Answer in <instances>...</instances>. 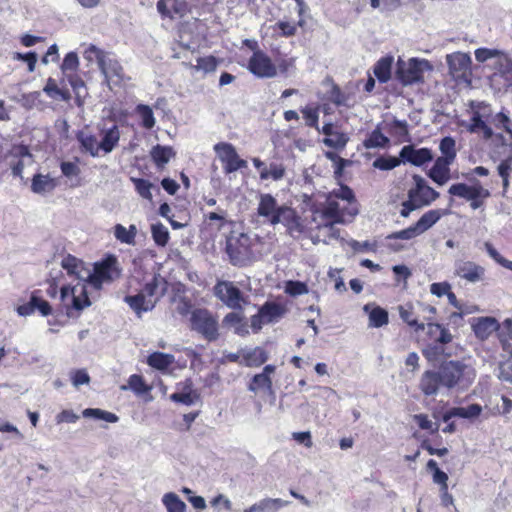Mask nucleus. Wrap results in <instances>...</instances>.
<instances>
[{"instance_id":"cd10ccee","label":"nucleus","mask_w":512,"mask_h":512,"mask_svg":"<svg viewBox=\"0 0 512 512\" xmlns=\"http://www.w3.org/2000/svg\"><path fill=\"white\" fill-rule=\"evenodd\" d=\"M102 139L100 141L101 151L104 153L112 152L118 145L120 140V131L117 125H113L108 129H103L101 132Z\"/></svg>"},{"instance_id":"79ce46f5","label":"nucleus","mask_w":512,"mask_h":512,"mask_svg":"<svg viewBox=\"0 0 512 512\" xmlns=\"http://www.w3.org/2000/svg\"><path fill=\"white\" fill-rule=\"evenodd\" d=\"M423 355L428 361H439L441 358L450 357L451 353L441 343L434 342L423 350Z\"/></svg>"},{"instance_id":"bb28decb","label":"nucleus","mask_w":512,"mask_h":512,"mask_svg":"<svg viewBox=\"0 0 512 512\" xmlns=\"http://www.w3.org/2000/svg\"><path fill=\"white\" fill-rule=\"evenodd\" d=\"M124 301L138 316H141L142 312L152 310L155 306V300L147 299L146 295L141 292L133 296H126Z\"/></svg>"},{"instance_id":"4be33fe9","label":"nucleus","mask_w":512,"mask_h":512,"mask_svg":"<svg viewBox=\"0 0 512 512\" xmlns=\"http://www.w3.org/2000/svg\"><path fill=\"white\" fill-rule=\"evenodd\" d=\"M58 186V180L49 174L37 173L31 180V191L38 195L51 193Z\"/></svg>"},{"instance_id":"774afa93","label":"nucleus","mask_w":512,"mask_h":512,"mask_svg":"<svg viewBox=\"0 0 512 512\" xmlns=\"http://www.w3.org/2000/svg\"><path fill=\"white\" fill-rule=\"evenodd\" d=\"M79 66V58L75 52H69L61 65V70L63 72L67 71H76Z\"/></svg>"},{"instance_id":"6e6d98bb","label":"nucleus","mask_w":512,"mask_h":512,"mask_svg":"<svg viewBox=\"0 0 512 512\" xmlns=\"http://www.w3.org/2000/svg\"><path fill=\"white\" fill-rule=\"evenodd\" d=\"M301 113L303 114V117L306 121V125L309 127L315 128L318 132H320V128L318 125L319 108L305 106L301 109Z\"/></svg>"},{"instance_id":"e2e57ef3","label":"nucleus","mask_w":512,"mask_h":512,"mask_svg":"<svg viewBox=\"0 0 512 512\" xmlns=\"http://www.w3.org/2000/svg\"><path fill=\"white\" fill-rule=\"evenodd\" d=\"M285 292L291 296H299L308 293V286L300 281H288L285 286Z\"/></svg>"},{"instance_id":"0e129e2a","label":"nucleus","mask_w":512,"mask_h":512,"mask_svg":"<svg viewBox=\"0 0 512 512\" xmlns=\"http://www.w3.org/2000/svg\"><path fill=\"white\" fill-rule=\"evenodd\" d=\"M43 91L51 98L60 97L64 100L68 98L67 94L58 88L56 81L52 78H49L47 80V83L43 88Z\"/></svg>"},{"instance_id":"69168bd1","label":"nucleus","mask_w":512,"mask_h":512,"mask_svg":"<svg viewBox=\"0 0 512 512\" xmlns=\"http://www.w3.org/2000/svg\"><path fill=\"white\" fill-rule=\"evenodd\" d=\"M70 378L75 388L90 382V376L84 369L71 371Z\"/></svg>"},{"instance_id":"f03ea898","label":"nucleus","mask_w":512,"mask_h":512,"mask_svg":"<svg viewBox=\"0 0 512 512\" xmlns=\"http://www.w3.org/2000/svg\"><path fill=\"white\" fill-rule=\"evenodd\" d=\"M60 265L69 277L77 280L76 284H63L60 287V299L66 307L67 315L72 316V310L80 312L91 305L87 290L90 269L81 259L70 254L62 258Z\"/></svg>"},{"instance_id":"2eb2a0df","label":"nucleus","mask_w":512,"mask_h":512,"mask_svg":"<svg viewBox=\"0 0 512 512\" xmlns=\"http://www.w3.org/2000/svg\"><path fill=\"white\" fill-rule=\"evenodd\" d=\"M485 273V268L474 261L458 259L454 262V275L468 283L474 284L483 281Z\"/></svg>"},{"instance_id":"a878e982","label":"nucleus","mask_w":512,"mask_h":512,"mask_svg":"<svg viewBox=\"0 0 512 512\" xmlns=\"http://www.w3.org/2000/svg\"><path fill=\"white\" fill-rule=\"evenodd\" d=\"M167 282L161 276H154L149 282H147L142 289L141 293H144L147 299L155 300V303L162 297L166 291Z\"/></svg>"},{"instance_id":"f3484780","label":"nucleus","mask_w":512,"mask_h":512,"mask_svg":"<svg viewBox=\"0 0 512 512\" xmlns=\"http://www.w3.org/2000/svg\"><path fill=\"white\" fill-rule=\"evenodd\" d=\"M399 156L402 162H408L415 166H421L433 159V154L428 148L416 149L413 145L404 146Z\"/></svg>"},{"instance_id":"338daca9","label":"nucleus","mask_w":512,"mask_h":512,"mask_svg":"<svg viewBox=\"0 0 512 512\" xmlns=\"http://www.w3.org/2000/svg\"><path fill=\"white\" fill-rule=\"evenodd\" d=\"M60 169L62 174L68 179L78 177L81 172L79 166L76 163L70 161L61 162Z\"/></svg>"},{"instance_id":"de8ad7c7","label":"nucleus","mask_w":512,"mask_h":512,"mask_svg":"<svg viewBox=\"0 0 512 512\" xmlns=\"http://www.w3.org/2000/svg\"><path fill=\"white\" fill-rule=\"evenodd\" d=\"M493 67L500 74L510 73L512 72V58L498 50V55L494 58Z\"/></svg>"},{"instance_id":"13d9d810","label":"nucleus","mask_w":512,"mask_h":512,"mask_svg":"<svg viewBox=\"0 0 512 512\" xmlns=\"http://www.w3.org/2000/svg\"><path fill=\"white\" fill-rule=\"evenodd\" d=\"M136 110L142 120V125L146 129L153 128L155 125V118L152 109L147 105L140 104L137 106Z\"/></svg>"},{"instance_id":"9b49d317","label":"nucleus","mask_w":512,"mask_h":512,"mask_svg":"<svg viewBox=\"0 0 512 512\" xmlns=\"http://www.w3.org/2000/svg\"><path fill=\"white\" fill-rule=\"evenodd\" d=\"M226 251L233 265H245L251 258L249 238L244 234L228 238Z\"/></svg>"},{"instance_id":"864d4df0","label":"nucleus","mask_w":512,"mask_h":512,"mask_svg":"<svg viewBox=\"0 0 512 512\" xmlns=\"http://www.w3.org/2000/svg\"><path fill=\"white\" fill-rule=\"evenodd\" d=\"M317 223V228L320 231H324V236L330 239H338L340 237V231L335 227L337 222L332 220H320L315 221Z\"/></svg>"},{"instance_id":"f704fd0d","label":"nucleus","mask_w":512,"mask_h":512,"mask_svg":"<svg viewBox=\"0 0 512 512\" xmlns=\"http://www.w3.org/2000/svg\"><path fill=\"white\" fill-rule=\"evenodd\" d=\"M387 131L401 141L409 140L408 123L405 120L393 119L386 123Z\"/></svg>"},{"instance_id":"aec40b11","label":"nucleus","mask_w":512,"mask_h":512,"mask_svg":"<svg viewBox=\"0 0 512 512\" xmlns=\"http://www.w3.org/2000/svg\"><path fill=\"white\" fill-rule=\"evenodd\" d=\"M326 137L323 139V143L330 148L343 149L349 141L347 134L335 130V126L332 122H327L320 129Z\"/></svg>"},{"instance_id":"412c9836","label":"nucleus","mask_w":512,"mask_h":512,"mask_svg":"<svg viewBox=\"0 0 512 512\" xmlns=\"http://www.w3.org/2000/svg\"><path fill=\"white\" fill-rule=\"evenodd\" d=\"M482 410V406L477 403L470 404L466 407H453L444 413L442 419L444 422H448L454 417H460L474 421L481 415Z\"/></svg>"},{"instance_id":"e433bc0d","label":"nucleus","mask_w":512,"mask_h":512,"mask_svg":"<svg viewBox=\"0 0 512 512\" xmlns=\"http://www.w3.org/2000/svg\"><path fill=\"white\" fill-rule=\"evenodd\" d=\"M392 63V57H383L375 64L374 74L380 82L385 83L390 79Z\"/></svg>"},{"instance_id":"c756f323","label":"nucleus","mask_w":512,"mask_h":512,"mask_svg":"<svg viewBox=\"0 0 512 512\" xmlns=\"http://www.w3.org/2000/svg\"><path fill=\"white\" fill-rule=\"evenodd\" d=\"M114 237L123 244L127 245H135V238L138 233V229L136 225L131 224L128 228L123 226L122 224H116L114 226Z\"/></svg>"},{"instance_id":"2f4dec72","label":"nucleus","mask_w":512,"mask_h":512,"mask_svg":"<svg viewBox=\"0 0 512 512\" xmlns=\"http://www.w3.org/2000/svg\"><path fill=\"white\" fill-rule=\"evenodd\" d=\"M174 361L175 358L172 354H166L162 352H154L147 358L148 365L157 370L168 369V367L173 364Z\"/></svg>"},{"instance_id":"ea45409f","label":"nucleus","mask_w":512,"mask_h":512,"mask_svg":"<svg viewBox=\"0 0 512 512\" xmlns=\"http://www.w3.org/2000/svg\"><path fill=\"white\" fill-rule=\"evenodd\" d=\"M327 198L342 200L344 204H357L354 192L346 185H340L338 188L332 190Z\"/></svg>"},{"instance_id":"ddd939ff","label":"nucleus","mask_w":512,"mask_h":512,"mask_svg":"<svg viewBox=\"0 0 512 512\" xmlns=\"http://www.w3.org/2000/svg\"><path fill=\"white\" fill-rule=\"evenodd\" d=\"M248 70L259 78H273L277 75V66L261 50H256L248 62Z\"/></svg>"},{"instance_id":"5fc2aeb1","label":"nucleus","mask_w":512,"mask_h":512,"mask_svg":"<svg viewBox=\"0 0 512 512\" xmlns=\"http://www.w3.org/2000/svg\"><path fill=\"white\" fill-rule=\"evenodd\" d=\"M248 388L252 392H258L260 390H271V388H272L271 378L267 377L265 375H262L260 373L256 374L253 377Z\"/></svg>"},{"instance_id":"c85d7f7f","label":"nucleus","mask_w":512,"mask_h":512,"mask_svg":"<svg viewBox=\"0 0 512 512\" xmlns=\"http://www.w3.org/2000/svg\"><path fill=\"white\" fill-rule=\"evenodd\" d=\"M267 324L278 322L285 314V308L275 302H266L260 309Z\"/></svg>"},{"instance_id":"393cba45","label":"nucleus","mask_w":512,"mask_h":512,"mask_svg":"<svg viewBox=\"0 0 512 512\" xmlns=\"http://www.w3.org/2000/svg\"><path fill=\"white\" fill-rule=\"evenodd\" d=\"M289 504L288 501L280 498H264L246 508L244 512H279Z\"/></svg>"},{"instance_id":"37998d69","label":"nucleus","mask_w":512,"mask_h":512,"mask_svg":"<svg viewBox=\"0 0 512 512\" xmlns=\"http://www.w3.org/2000/svg\"><path fill=\"white\" fill-rule=\"evenodd\" d=\"M152 238L157 246L165 247L168 244L170 235L167 227L160 222L151 225Z\"/></svg>"},{"instance_id":"423d86ee","label":"nucleus","mask_w":512,"mask_h":512,"mask_svg":"<svg viewBox=\"0 0 512 512\" xmlns=\"http://www.w3.org/2000/svg\"><path fill=\"white\" fill-rule=\"evenodd\" d=\"M190 327L209 342L219 338L218 319L207 309L198 308L191 312Z\"/></svg>"},{"instance_id":"1a4fd4ad","label":"nucleus","mask_w":512,"mask_h":512,"mask_svg":"<svg viewBox=\"0 0 512 512\" xmlns=\"http://www.w3.org/2000/svg\"><path fill=\"white\" fill-rule=\"evenodd\" d=\"M286 205H279L276 198L269 193L258 196L257 215L270 225L279 224V218Z\"/></svg>"},{"instance_id":"39448f33","label":"nucleus","mask_w":512,"mask_h":512,"mask_svg":"<svg viewBox=\"0 0 512 512\" xmlns=\"http://www.w3.org/2000/svg\"><path fill=\"white\" fill-rule=\"evenodd\" d=\"M119 276L118 261L116 257L109 256L105 260L94 264L93 270H90V277L87 279V287L90 286L98 292L104 284L111 283Z\"/></svg>"},{"instance_id":"4c0bfd02","label":"nucleus","mask_w":512,"mask_h":512,"mask_svg":"<svg viewBox=\"0 0 512 512\" xmlns=\"http://www.w3.org/2000/svg\"><path fill=\"white\" fill-rule=\"evenodd\" d=\"M162 503L167 512H185L186 504L174 492H168L163 495Z\"/></svg>"},{"instance_id":"c9c22d12","label":"nucleus","mask_w":512,"mask_h":512,"mask_svg":"<svg viewBox=\"0 0 512 512\" xmlns=\"http://www.w3.org/2000/svg\"><path fill=\"white\" fill-rule=\"evenodd\" d=\"M442 216V212L439 209L429 210L424 213L420 219L415 223L418 231L422 234L429 228H431Z\"/></svg>"},{"instance_id":"3c124183","label":"nucleus","mask_w":512,"mask_h":512,"mask_svg":"<svg viewBox=\"0 0 512 512\" xmlns=\"http://www.w3.org/2000/svg\"><path fill=\"white\" fill-rule=\"evenodd\" d=\"M470 132H482L486 139L490 138L493 135L492 129L481 119L479 113H474L471 124L469 125Z\"/></svg>"},{"instance_id":"a19ab883","label":"nucleus","mask_w":512,"mask_h":512,"mask_svg":"<svg viewBox=\"0 0 512 512\" xmlns=\"http://www.w3.org/2000/svg\"><path fill=\"white\" fill-rule=\"evenodd\" d=\"M219 60L214 56L199 57L196 65L190 67L197 72H203L204 74L212 73L216 71Z\"/></svg>"},{"instance_id":"5701e85b","label":"nucleus","mask_w":512,"mask_h":512,"mask_svg":"<svg viewBox=\"0 0 512 512\" xmlns=\"http://www.w3.org/2000/svg\"><path fill=\"white\" fill-rule=\"evenodd\" d=\"M500 328L499 323L492 317H480L473 324V331L477 338L487 339L492 333Z\"/></svg>"},{"instance_id":"680f3d73","label":"nucleus","mask_w":512,"mask_h":512,"mask_svg":"<svg viewBox=\"0 0 512 512\" xmlns=\"http://www.w3.org/2000/svg\"><path fill=\"white\" fill-rule=\"evenodd\" d=\"M267 360L265 352L256 348L245 355V362L248 366H259Z\"/></svg>"},{"instance_id":"7c9ffc66","label":"nucleus","mask_w":512,"mask_h":512,"mask_svg":"<svg viewBox=\"0 0 512 512\" xmlns=\"http://www.w3.org/2000/svg\"><path fill=\"white\" fill-rule=\"evenodd\" d=\"M150 155L157 167L163 168L174 156V151L171 147L156 145L152 148Z\"/></svg>"},{"instance_id":"b1692460","label":"nucleus","mask_w":512,"mask_h":512,"mask_svg":"<svg viewBox=\"0 0 512 512\" xmlns=\"http://www.w3.org/2000/svg\"><path fill=\"white\" fill-rule=\"evenodd\" d=\"M450 164H452L451 161L438 157L428 176L438 185H444L450 179Z\"/></svg>"},{"instance_id":"f257e3e1","label":"nucleus","mask_w":512,"mask_h":512,"mask_svg":"<svg viewBox=\"0 0 512 512\" xmlns=\"http://www.w3.org/2000/svg\"><path fill=\"white\" fill-rule=\"evenodd\" d=\"M477 376L474 366L465 360L443 361L438 370L425 371L419 381V389L425 396H435L441 388L465 392Z\"/></svg>"},{"instance_id":"c03bdc74","label":"nucleus","mask_w":512,"mask_h":512,"mask_svg":"<svg viewBox=\"0 0 512 512\" xmlns=\"http://www.w3.org/2000/svg\"><path fill=\"white\" fill-rule=\"evenodd\" d=\"M285 175V167L282 164L275 162L270 163L269 167H266L260 171V179L268 180L273 179L274 181L281 180Z\"/></svg>"},{"instance_id":"58836bf2","label":"nucleus","mask_w":512,"mask_h":512,"mask_svg":"<svg viewBox=\"0 0 512 512\" xmlns=\"http://www.w3.org/2000/svg\"><path fill=\"white\" fill-rule=\"evenodd\" d=\"M77 138H78L79 142L81 143L82 148L86 152H88L92 157L99 156L101 147H100V142H98V140L95 136L80 133Z\"/></svg>"},{"instance_id":"f8f14e48","label":"nucleus","mask_w":512,"mask_h":512,"mask_svg":"<svg viewBox=\"0 0 512 512\" xmlns=\"http://www.w3.org/2000/svg\"><path fill=\"white\" fill-rule=\"evenodd\" d=\"M214 151L219 160L224 164V172L226 174L247 167V162L239 157L235 147L230 143H217L214 145Z\"/></svg>"},{"instance_id":"7ed1b4c3","label":"nucleus","mask_w":512,"mask_h":512,"mask_svg":"<svg viewBox=\"0 0 512 512\" xmlns=\"http://www.w3.org/2000/svg\"><path fill=\"white\" fill-rule=\"evenodd\" d=\"M84 58L89 62H97L105 82L109 87H111L112 84L118 85L124 80L123 67L110 52H106L90 44L84 51Z\"/></svg>"},{"instance_id":"72a5a7b5","label":"nucleus","mask_w":512,"mask_h":512,"mask_svg":"<svg viewBox=\"0 0 512 512\" xmlns=\"http://www.w3.org/2000/svg\"><path fill=\"white\" fill-rule=\"evenodd\" d=\"M121 390L125 391V390H131L133 391L136 395H144L148 392L151 391V386L147 385L145 382H144V379L141 375H138V374H133L129 377L128 379V384L127 385H122L120 387Z\"/></svg>"},{"instance_id":"0eeeda50","label":"nucleus","mask_w":512,"mask_h":512,"mask_svg":"<svg viewBox=\"0 0 512 512\" xmlns=\"http://www.w3.org/2000/svg\"><path fill=\"white\" fill-rule=\"evenodd\" d=\"M358 214V205L350 204L341 205L338 201L332 198H327L326 206L322 211L314 214V221L332 220L337 223L345 224L351 222L352 219Z\"/></svg>"},{"instance_id":"9d476101","label":"nucleus","mask_w":512,"mask_h":512,"mask_svg":"<svg viewBox=\"0 0 512 512\" xmlns=\"http://www.w3.org/2000/svg\"><path fill=\"white\" fill-rule=\"evenodd\" d=\"M214 294L230 309H241L245 303L242 292L230 281H219L214 286Z\"/></svg>"},{"instance_id":"473e14b6","label":"nucleus","mask_w":512,"mask_h":512,"mask_svg":"<svg viewBox=\"0 0 512 512\" xmlns=\"http://www.w3.org/2000/svg\"><path fill=\"white\" fill-rule=\"evenodd\" d=\"M497 331L503 350L512 356V319L504 320Z\"/></svg>"},{"instance_id":"dca6fc26","label":"nucleus","mask_w":512,"mask_h":512,"mask_svg":"<svg viewBox=\"0 0 512 512\" xmlns=\"http://www.w3.org/2000/svg\"><path fill=\"white\" fill-rule=\"evenodd\" d=\"M34 162L33 155L29 148L24 145L14 146L9 155V166L14 176L22 177L23 169L31 166Z\"/></svg>"},{"instance_id":"8fccbe9b","label":"nucleus","mask_w":512,"mask_h":512,"mask_svg":"<svg viewBox=\"0 0 512 512\" xmlns=\"http://www.w3.org/2000/svg\"><path fill=\"white\" fill-rule=\"evenodd\" d=\"M131 181L135 186V190L142 198L152 201L153 195L151 189L154 188V185L150 181L134 177L131 178Z\"/></svg>"},{"instance_id":"49530a36","label":"nucleus","mask_w":512,"mask_h":512,"mask_svg":"<svg viewBox=\"0 0 512 512\" xmlns=\"http://www.w3.org/2000/svg\"><path fill=\"white\" fill-rule=\"evenodd\" d=\"M399 314L401 319L407 323L410 327H413L415 331H422L425 329V324L423 322H419L416 317H414L412 309L410 306H400Z\"/></svg>"},{"instance_id":"20e7f679","label":"nucleus","mask_w":512,"mask_h":512,"mask_svg":"<svg viewBox=\"0 0 512 512\" xmlns=\"http://www.w3.org/2000/svg\"><path fill=\"white\" fill-rule=\"evenodd\" d=\"M413 181L415 186L409 189L408 199L402 203V217H408L412 211L430 205L440 196L420 175H414Z\"/></svg>"},{"instance_id":"4468645a","label":"nucleus","mask_w":512,"mask_h":512,"mask_svg":"<svg viewBox=\"0 0 512 512\" xmlns=\"http://www.w3.org/2000/svg\"><path fill=\"white\" fill-rule=\"evenodd\" d=\"M449 74L454 79L466 80L471 75V56L464 52H453L446 55Z\"/></svg>"},{"instance_id":"052dcab7","label":"nucleus","mask_w":512,"mask_h":512,"mask_svg":"<svg viewBox=\"0 0 512 512\" xmlns=\"http://www.w3.org/2000/svg\"><path fill=\"white\" fill-rule=\"evenodd\" d=\"M402 160L397 157L387 156V157H378L374 160L373 166L380 170H392L395 167L399 166Z\"/></svg>"},{"instance_id":"6ab92c4d","label":"nucleus","mask_w":512,"mask_h":512,"mask_svg":"<svg viewBox=\"0 0 512 512\" xmlns=\"http://www.w3.org/2000/svg\"><path fill=\"white\" fill-rule=\"evenodd\" d=\"M279 224H283L288 234L297 239L304 232V225L301 218L297 215L296 211L288 206L282 211L279 218Z\"/></svg>"},{"instance_id":"603ef678","label":"nucleus","mask_w":512,"mask_h":512,"mask_svg":"<svg viewBox=\"0 0 512 512\" xmlns=\"http://www.w3.org/2000/svg\"><path fill=\"white\" fill-rule=\"evenodd\" d=\"M389 143L388 137L381 133L379 129L371 132L369 137L364 141L366 148H383Z\"/></svg>"},{"instance_id":"4d7b16f0","label":"nucleus","mask_w":512,"mask_h":512,"mask_svg":"<svg viewBox=\"0 0 512 512\" xmlns=\"http://www.w3.org/2000/svg\"><path fill=\"white\" fill-rule=\"evenodd\" d=\"M369 322L372 327H382L388 323V313L386 310L376 307L369 314Z\"/></svg>"},{"instance_id":"6e6552de","label":"nucleus","mask_w":512,"mask_h":512,"mask_svg":"<svg viewBox=\"0 0 512 512\" xmlns=\"http://www.w3.org/2000/svg\"><path fill=\"white\" fill-rule=\"evenodd\" d=\"M428 70H432V65L425 59L411 58L408 61L399 59L396 74L403 85H411L422 81L423 73Z\"/></svg>"},{"instance_id":"a18cd8bd","label":"nucleus","mask_w":512,"mask_h":512,"mask_svg":"<svg viewBox=\"0 0 512 512\" xmlns=\"http://www.w3.org/2000/svg\"><path fill=\"white\" fill-rule=\"evenodd\" d=\"M82 415L85 418L104 420L109 423H116L119 420L116 414L98 408H87L83 410Z\"/></svg>"},{"instance_id":"bf43d9fd","label":"nucleus","mask_w":512,"mask_h":512,"mask_svg":"<svg viewBox=\"0 0 512 512\" xmlns=\"http://www.w3.org/2000/svg\"><path fill=\"white\" fill-rule=\"evenodd\" d=\"M428 331L431 335L439 332V336L435 339V342L441 343L442 345H445L452 340V335L450 332L443 328L440 324L428 323Z\"/></svg>"},{"instance_id":"a211bd4d","label":"nucleus","mask_w":512,"mask_h":512,"mask_svg":"<svg viewBox=\"0 0 512 512\" xmlns=\"http://www.w3.org/2000/svg\"><path fill=\"white\" fill-rule=\"evenodd\" d=\"M448 192L453 195L470 201L474 198H488L490 192L483 188L479 183L469 186L464 183L453 184Z\"/></svg>"},{"instance_id":"09e8293b","label":"nucleus","mask_w":512,"mask_h":512,"mask_svg":"<svg viewBox=\"0 0 512 512\" xmlns=\"http://www.w3.org/2000/svg\"><path fill=\"white\" fill-rule=\"evenodd\" d=\"M456 142L452 137H444L439 145V149L443 156L441 158L453 162L456 157Z\"/></svg>"}]
</instances>
